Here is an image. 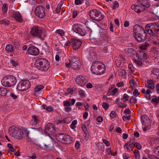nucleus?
Instances as JSON below:
<instances>
[{"mask_svg":"<svg viewBox=\"0 0 159 159\" xmlns=\"http://www.w3.org/2000/svg\"><path fill=\"white\" fill-rule=\"evenodd\" d=\"M133 33L135 39L139 43L144 41L147 36L144 28L138 24L134 26Z\"/></svg>","mask_w":159,"mask_h":159,"instance_id":"obj_1","label":"nucleus"},{"mask_svg":"<svg viewBox=\"0 0 159 159\" xmlns=\"http://www.w3.org/2000/svg\"><path fill=\"white\" fill-rule=\"evenodd\" d=\"M34 65L38 69L45 71L50 68V63L48 60L44 58H39L35 61Z\"/></svg>","mask_w":159,"mask_h":159,"instance_id":"obj_2","label":"nucleus"},{"mask_svg":"<svg viewBox=\"0 0 159 159\" xmlns=\"http://www.w3.org/2000/svg\"><path fill=\"white\" fill-rule=\"evenodd\" d=\"M91 70L94 74L100 75L103 74L105 70V66L99 61H94L91 67Z\"/></svg>","mask_w":159,"mask_h":159,"instance_id":"obj_3","label":"nucleus"},{"mask_svg":"<svg viewBox=\"0 0 159 159\" xmlns=\"http://www.w3.org/2000/svg\"><path fill=\"white\" fill-rule=\"evenodd\" d=\"M8 131L10 135L14 139L18 140L22 139L24 133L21 129L12 126L9 128Z\"/></svg>","mask_w":159,"mask_h":159,"instance_id":"obj_4","label":"nucleus"},{"mask_svg":"<svg viewBox=\"0 0 159 159\" xmlns=\"http://www.w3.org/2000/svg\"><path fill=\"white\" fill-rule=\"evenodd\" d=\"M17 82L14 76L9 75L4 77L1 80L2 84L5 87H11L14 85Z\"/></svg>","mask_w":159,"mask_h":159,"instance_id":"obj_5","label":"nucleus"},{"mask_svg":"<svg viewBox=\"0 0 159 159\" xmlns=\"http://www.w3.org/2000/svg\"><path fill=\"white\" fill-rule=\"evenodd\" d=\"M145 30L149 34L155 35L159 32V24L155 22L147 24L145 27Z\"/></svg>","mask_w":159,"mask_h":159,"instance_id":"obj_6","label":"nucleus"},{"mask_svg":"<svg viewBox=\"0 0 159 159\" xmlns=\"http://www.w3.org/2000/svg\"><path fill=\"white\" fill-rule=\"evenodd\" d=\"M30 33L32 35L38 37L42 40H44L46 36V34L42 32L40 28L37 26H33Z\"/></svg>","mask_w":159,"mask_h":159,"instance_id":"obj_7","label":"nucleus"},{"mask_svg":"<svg viewBox=\"0 0 159 159\" xmlns=\"http://www.w3.org/2000/svg\"><path fill=\"white\" fill-rule=\"evenodd\" d=\"M69 63H66L65 64L68 68H71L75 70L79 69L82 66V64L79 60L77 57H74L71 61H69Z\"/></svg>","mask_w":159,"mask_h":159,"instance_id":"obj_8","label":"nucleus"},{"mask_svg":"<svg viewBox=\"0 0 159 159\" xmlns=\"http://www.w3.org/2000/svg\"><path fill=\"white\" fill-rule=\"evenodd\" d=\"M89 14L91 18L97 21H100L104 17V15L96 9L90 10Z\"/></svg>","mask_w":159,"mask_h":159,"instance_id":"obj_9","label":"nucleus"},{"mask_svg":"<svg viewBox=\"0 0 159 159\" xmlns=\"http://www.w3.org/2000/svg\"><path fill=\"white\" fill-rule=\"evenodd\" d=\"M30 86V82L28 80H21L17 84V88L20 91H24L28 89Z\"/></svg>","mask_w":159,"mask_h":159,"instance_id":"obj_10","label":"nucleus"},{"mask_svg":"<svg viewBox=\"0 0 159 159\" xmlns=\"http://www.w3.org/2000/svg\"><path fill=\"white\" fill-rule=\"evenodd\" d=\"M142 126L144 131H146L147 128L151 125V121L149 117L146 115H143L140 117Z\"/></svg>","mask_w":159,"mask_h":159,"instance_id":"obj_11","label":"nucleus"},{"mask_svg":"<svg viewBox=\"0 0 159 159\" xmlns=\"http://www.w3.org/2000/svg\"><path fill=\"white\" fill-rule=\"evenodd\" d=\"M35 15L40 18H44L45 15L43 7L40 5L36 7L35 10Z\"/></svg>","mask_w":159,"mask_h":159,"instance_id":"obj_12","label":"nucleus"},{"mask_svg":"<svg viewBox=\"0 0 159 159\" xmlns=\"http://www.w3.org/2000/svg\"><path fill=\"white\" fill-rule=\"evenodd\" d=\"M89 59L92 61H93L97 59L98 55L95 52V48L91 47L90 48L89 54Z\"/></svg>","mask_w":159,"mask_h":159,"instance_id":"obj_13","label":"nucleus"},{"mask_svg":"<svg viewBox=\"0 0 159 159\" xmlns=\"http://www.w3.org/2000/svg\"><path fill=\"white\" fill-rule=\"evenodd\" d=\"M72 29L74 32L81 36H84L86 34L85 32L82 30L80 27L79 24H75L73 25L72 26Z\"/></svg>","mask_w":159,"mask_h":159,"instance_id":"obj_14","label":"nucleus"},{"mask_svg":"<svg viewBox=\"0 0 159 159\" xmlns=\"http://www.w3.org/2000/svg\"><path fill=\"white\" fill-rule=\"evenodd\" d=\"M55 130V127L54 125L49 123L46 125L45 131L48 134H54Z\"/></svg>","mask_w":159,"mask_h":159,"instance_id":"obj_15","label":"nucleus"},{"mask_svg":"<svg viewBox=\"0 0 159 159\" xmlns=\"http://www.w3.org/2000/svg\"><path fill=\"white\" fill-rule=\"evenodd\" d=\"M75 82L79 86L82 87L86 84L87 80L84 76L82 75H79L77 76Z\"/></svg>","mask_w":159,"mask_h":159,"instance_id":"obj_16","label":"nucleus"},{"mask_svg":"<svg viewBox=\"0 0 159 159\" xmlns=\"http://www.w3.org/2000/svg\"><path fill=\"white\" fill-rule=\"evenodd\" d=\"M70 43L73 49L75 50L79 49L81 45V42L80 40L74 39H71Z\"/></svg>","mask_w":159,"mask_h":159,"instance_id":"obj_17","label":"nucleus"},{"mask_svg":"<svg viewBox=\"0 0 159 159\" xmlns=\"http://www.w3.org/2000/svg\"><path fill=\"white\" fill-rule=\"evenodd\" d=\"M39 50L35 46L30 47L28 49V53L33 56H37L39 53Z\"/></svg>","mask_w":159,"mask_h":159,"instance_id":"obj_18","label":"nucleus"},{"mask_svg":"<svg viewBox=\"0 0 159 159\" xmlns=\"http://www.w3.org/2000/svg\"><path fill=\"white\" fill-rule=\"evenodd\" d=\"M131 8L132 10H134L135 12L139 13L143 11L146 9L144 7V6H141V4L139 3L137 5H132L131 7Z\"/></svg>","mask_w":159,"mask_h":159,"instance_id":"obj_19","label":"nucleus"},{"mask_svg":"<svg viewBox=\"0 0 159 159\" xmlns=\"http://www.w3.org/2000/svg\"><path fill=\"white\" fill-rule=\"evenodd\" d=\"M129 83V87L132 88V89H134L135 88L139 86V83L137 79L134 77H132L130 79Z\"/></svg>","mask_w":159,"mask_h":159,"instance_id":"obj_20","label":"nucleus"},{"mask_svg":"<svg viewBox=\"0 0 159 159\" xmlns=\"http://www.w3.org/2000/svg\"><path fill=\"white\" fill-rule=\"evenodd\" d=\"M55 143V142L54 141V139L50 137V139L47 141L46 143L44 144V145L45 147V148L48 149L53 147L54 143Z\"/></svg>","mask_w":159,"mask_h":159,"instance_id":"obj_21","label":"nucleus"},{"mask_svg":"<svg viewBox=\"0 0 159 159\" xmlns=\"http://www.w3.org/2000/svg\"><path fill=\"white\" fill-rule=\"evenodd\" d=\"M145 86L150 89L153 90L155 87L154 81L152 80H149L145 83Z\"/></svg>","mask_w":159,"mask_h":159,"instance_id":"obj_22","label":"nucleus"},{"mask_svg":"<svg viewBox=\"0 0 159 159\" xmlns=\"http://www.w3.org/2000/svg\"><path fill=\"white\" fill-rule=\"evenodd\" d=\"M66 134L60 133L56 135V139L59 142L63 143L65 142V137Z\"/></svg>","mask_w":159,"mask_h":159,"instance_id":"obj_23","label":"nucleus"},{"mask_svg":"<svg viewBox=\"0 0 159 159\" xmlns=\"http://www.w3.org/2000/svg\"><path fill=\"white\" fill-rule=\"evenodd\" d=\"M64 140L65 142L64 143L67 144L71 143L75 141V140L73 137L67 134H66Z\"/></svg>","mask_w":159,"mask_h":159,"instance_id":"obj_24","label":"nucleus"},{"mask_svg":"<svg viewBox=\"0 0 159 159\" xmlns=\"http://www.w3.org/2000/svg\"><path fill=\"white\" fill-rule=\"evenodd\" d=\"M13 17L14 18L16 21L19 22L22 21V18L20 13L18 11L15 12L13 15Z\"/></svg>","mask_w":159,"mask_h":159,"instance_id":"obj_25","label":"nucleus"},{"mask_svg":"<svg viewBox=\"0 0 159 159\" xmlns=\"http://www.w3.org/2000/svg\"><path fill=\"white\" fill-rule=\"evenodd\" d=\"M138 3L141 4V6H144L145 8L149 7L150 4L148 0H138Z\"/></svg>","mask_w":159,"mask_h":159,"instance_id":"obj_26","label":"nucleus"},{"mask_svg":"<svg viewBox=\"0 0 159 159\" xmlns=\"http://www.w3.org/2000/svg\"><path fill=\"white\" fill-rule=\"evenodd\" d=\"M132 142H133V140L131 139L130 140V143H127L125 144L124 145L125 148H126L127 151L129 152H130L133 151V146L132 143Z\"/></svg>","mask_w":159,"mask_h":159,"instance_id":"obj_27","label":"nucleus"},{"mask_svg":"<svg viewBox=\"0 0 159 159\" xmlns=\"http://www.w3.org/2000/svg\"><path fill=\"white\" fill-rule=\"evenodd\" d=\"M44 86L43 85H40L37 86L34 89V91L35 92V95H42V90L43 89Z\"/></svg>","mask_w":159,"mask_h":159,"instance_id":"obj_28","label":"nucleus"},{"mask_svg":"<svg viewBox=\"0 0 159 159\" xmlns=\"http://www.w3.org/2000/svg\"><path fill=\"white\" fill-rule=\"evenodd\" d=\"M108 96L110 95H114L118 92V89L116 88H113L112 87L110 88L108 90Z\"/></svg>","mask_w":159,"mask_h":159,"instance_id":"obj_29","label":"nucleus"},{"mask_svg":"<svg viewBox=\"0 0 159 159\" xmlns=\"http://www.w3.org/2000/svg\"><path fill=\"white\" fill-rule=\"evenodd\" d=\"M42 110H45L48 112H51L53 110V108L50 106H47L46 104H43L41 106Z\"/></svg>","mask_w":159,"mask_h":159,"instance_id":"obj_30","label":"nucleus"},{"mask_svg":"<svg viewBox=\"0 0 159 159\" xmlns=\"http://www.w3.org/2000/svg\"><path fill=\"white\" fill-rule=\"evenodd\" d=\"M39 121L38 117L36 116H32V118L31 121V123L34 126L36 125L39 123Z\"/></svg>","mask_w":159,"mask_h":159,"instance_id":"obj_31","label":"nucleus"},{"mask_svg":"<svg viewBox=\"0 0 159 159\" xmlns=\"http://www.w3.org/2000/svg\"><path fill=\"white\" fill-rule=\"evenodd\" d=\"M149 143L151 146H153L155 144H158L159 143V140L157 139H151Z\"/></svg>","mask_w":159,"mask_h":159,"instance_id":"obj_32","label":"nucleus"},{"mask_svg":"<svg viewBox=\"0 0 159 159\" xmlns=\"http://www.w3.org/2000/svg\"><path fill=\"white\" fill-rule=\"evenodd\" d=\"M5 50L7 52H12L13 51V46L11 44L7 45L6 47Z\"/></svg>","mask_w":159,"mask_h":159,"instance_id":"obj_33","label":"nucleus"},{"mask_svg":"<svg viewBox=\"0 0 159 159\" xmlns=\"http://www.w3.org/2000/svg\"><path fill=\"white\" fill-rule=\"evenodd\" d=\"M77 121L75 120L72 121L71 124L70 125V127L74 131H76L75 129L76 128V125L77 124Z\"/></svg>","mask_w":159,"mask_h":159,"instance_id":"obj_34","label":"nucleus"},{"mask_svg":"<svg viewBox=\"0 0 159 159\" xmlns=\"http://www.w3.org/2000/svg\"><path fill=\"white\" fill-rule=\"evenodd\" d=\"M132 143L133 144L134 146L135 147L138 149L141 150L142 148L141 145L139 143L135 142L133 141Z\"/></svg>","mask_w":159,"mask_h":159,"instance_id":"obj_35","label":"nucleus"},{"mask_svg":"<svg viewBox=\"0 0 159 159\" xmlns=\"http://www.w3.org/2000/svg\"><path fill=\"white\" fill-rule=\"evenodd\" d=\"M113 10H115L117 8L119 7V3L117 1H115L113 3V4L111 6Z\"/></svg>","mask_w":159,"mask_h":159,"instance_id":"obj_36","label":"nucleus"},{"mask_svg":"<svg viewBox=\"0 0 159 159\" xmlns=\"http://www.w3.org/2000/svg\"><path fill=\"white\" fill-rule=\"evenodd\" d=\"M133 152L134 154L135 158L139 159L140 157L139 152L138 150L135 149Z\"/></svg>","mask_w":159,"mask_h":159,"instance_id":"obj_37","label":"nucleus"},{"mask_svg":"<svg viewBox=\"0 0 159 159\" xmlns=\"http://www.w3.org/2000/svg\"><path fill=\"white\" fill-rule=\"evenodd\" d=\"M152 102L153 103L158 104L159 102V97H157L156 96H153L152 98Z\"/></svg>","mask_w":159,"mask_h":159,"instance_id":"obj_38","label":"nucleus"},{"mask_svg":"<svg viewBox=\"0 0 159 159\" xmlns=\"http://www.w3.org/2000/svg\"><path fill=\"white\" fill-rule=\"evenodd\" d=\"M0 91L1 95L3 96L6 95L7 92V89L5 88H1Z\"/></svg>","mask_w":159,"mask_h":159,"instance_id":"obj_39","label":"nucleus"},{"mask_svg":"<svg viewBox=\"0 0 159 159\" xmlns=\"http://www.w3.org/2000/svg\"><path fill=\"white\" fill-rule=\"evenodd\" d=\"M10 63L14 67H16L19 65V63L17 61L13 60H11Z\"/></svg>","mask_w":159,"mask_h":159,"instance_id":"obj_40","label":"nucleus"},{"mask_svg":"<svg viewBox=\"0 0 159 159\" xmlns=\"http://www.w3.org/2000/svg\"><path fill=\"white\" fill-rule=\"evenodd\" d=\"M62 6V2H60L58 5L56 9V11L57 13H59L60 12Z\"/></svg>","mask_w":159,"mask_h":159,"instance_id":"obj_41","label":"nucleus"},{"mask_svg":"<svg viewBox=\"0 0 159 159\" xmlns=\"http://www.w3.org/2000/svg\"><path fill=\"white\" fill-rule=\"evenodd\" d=\"M118 74L119 76H121L126 74V72L124 69H120L118 71Z\"/></svg>","mask_w":159,"mask_h":159,"instance_id":"obj_42","label":"nucleus"},{"mask_svg":"<svg viewBox=\"0 0 159 159\" xmlns=\"http://www.w3.org/2000/svg\"><path fill=\"white\" fill-rule=\"evenodd\" d=\"M151 93V91L150 89H148L146 91V93L145 94V97L146 98L149 99L150 98L151 95L150 93Z\"/></svg>","mask_w":159,"mask_h":159,"instance_id":"obj_43","label":"nucleus"},{"mask_svg":"<svg viewBox=\"0 0 159 159\" xmlns=\"http://www.w3.org/2000/svg\"><path fill=\"white\" fill-rule=\"evenodd\" d=\"M78 93L79 95L81 97V98H84L85 97V93L84 90L82 89L79 90L78 91Z\"/></svg>","mask_w":159,"mask_h":159,"instance_id":"obj_44","label":"nucleus"},{"mask_svg":"<svg viewBox=\"0 0 159 159\" xmlns=\"http://www.w3.org/2000/svg\"><path fill=\"white\" fill-rule=\"evenodd\" d=\"M10 21L6 19H4L0 21V24H3L4 25H8L10 24Z\"/></svg>","mask_w":159,"mask_h":159,"instance_id":"obj_45","label":"nucleus"},{"mask_svg":"<svg viewBox=\"0 0 159 159\" xmlns=\"http://www.w3.org/2000/svg\"><path fill=\"white\" fill-rule=\"evenodd\" d=\"M149 46V44L145 43L141 45L139 48L141 50H146Z\"/></svg>","mask_w":159,"mask_h":159,"instance_id":"obj_46","label":"nucleus"},{"mask_svg":"<svg viewBox=\"0 0 159 159\" xmlns=\"http://www.w3.org/2000/svg\"><path fill=\"white\" fill-rule=\"evenodd\" d=\"M136 57L139 59H143L144 58L143 56H142V51H139L137 53L136 55Z\"/></svg>","mask_w":159,"mask_h":159,"instance_id":"obj_47","label":"nucleus"},{"mask_svg":"<svg viewBox=\"0 0 159 159\" xmlns=\"http://www.w3.org/2000/svg\"><path fill=\"white\" fill-rule=\"evenodd\" d=\"M7 3H4L2 7V11L3 13H6L7 10Z\"/></svg>","mask_w":159,"mask_h":159,"instance_id":"obj_48","label":"nucleus"},{"mask_svg":"<svg viewBox=\"0 0 159 159\" xmlns=\"http://www.w3.org/2000/svg\"><path fill=\"white\" fill-rule=\"evenodd\" d=\"M56 32L58 34L61 36H63L65 34L64 31H63V30L61 29H58L57 30Z\"/></svg>","mask_w":159,"mask_h":159,"instance_id":"obj_49","label":"nucleus"},{"mask_svg":"<svg viewBox=\"0 0 159 159\" xmlns=\"http://www.w3.org/2000/svg\"><path fill=\"white\" fill-rule=\"evenodd\" d=\"M130 101L131 103L135 104L137 103V99L135 97L132 96L130 99Z\"/></svg>","mask_w":159,"mask_h":159,"instance_id":"obj_50","label":"nucleus"},{"mask_svg":"<svg viewBox=\"0 0 159 159\" xmlns=\"http://www.w3.org/2000/svg\"><path fill=\"white\" fill-rule=\"evenodd\" d=\"M152 73L156 75H159V69L157 68H154L152 70Z\"/></svg>","mask_w":159,"mask_h":159,"instance_id":"obj_51","label":"nucleus"},{"mask_svg":"<svg viewBox=\"0 0 159 159\" xmlns=\"http://www.w3.org/2000/svg\"><path fill=\"white\" fill-rule=\"evenodd\" d=\"M22 129L23 132H24L25 135L26 136V137H29L28 135L30 131L25 128H22Z\"/></svg>","mask_w":159,"mask_h":159,"instance_id":"obj_52","label":"nucleus"},{"mask_svg":"<svg viewBox=\"0 0 159 159\" xmlns=\"http://www.w3.org/2000/svg\"><path fill=\"white\" fill-rule=\"evenodd\" d=\"M154 152L155 154L159 156V145L156 146L154 149Z\"/></svg>","mask_w":159,"mask_h":159,"instance_id":"obj_53","label":"nucleus"},{"mask_svg":"<svg viewBox=\"0 0 159 159\" xmlns=\"http://www.w3.org/2000/svg\"><path fill=\"white\" fill-rule=\"evenodd\" d=\"M128 68L130 72L132 73H134V69L133 66L131 64H129Z\"/></svg>","mask_w":159,"mask_h":159,"instance_id":"obj_54","label":"nucleus"},{"mask_svg":"<svg viewBox=\"0 0 159 159\" xmlns=\"http://www.w3.org/2000/svg\"><path fill=\"white\" fill-rule=\"evenodd\" d=\"M129 96L126 94L125 93L122 98V100L124 102H126L128 100Z\"/></svg>","mask_w":159,"mask_h":159,"instance_id":"obj_55","label":"nucleus"},{"mask_svg":"<svg viewBox=\"0 0 159 159\" xmlns=\"http://www.w3.org/2000/svg\"><path fill=\"white\" fill-rule=\"evenodd\" d=\"M118 106L119 107L124 108L127 107V105L125 103L120 102L118 104Z\"/></svg>","mask_w":159,"mask_h":159,"instance_id":"obj_56","label":"nucleus"},{"mask_svg":"<svg viewBox=\"0 0 159 159\" xmlns=\"http://www.w3.org/2000/svg\"><path fill=\"white\" fill-rule=\"evenodd\" d=\"M83 130L87 134L88 131L86 126L84 125H83L82 126Z\"/></svg>","mask_w":159,"mask_h":159,"instance_id":"obj_57","label":"nucleus"},{"mask_svg":"<svg viewBox=\"0 0 159 159\" xmlns=\"http://www.w3.org/2000/svg\"><path fill=\"white\" fill-rule=\"evenodd\" d=\"M102 141L103 143L106 145L108 147L110 145V143L109 141L104 139H102Z\"/></svg>","mask_w":159,"mask_h":159,"instance_id":"obj_58","label":"nucleus"},{"mask_svg":"<svg viewBox=\"0 0 159 159\" xmlns=\"http://www.w3.org/2000/svg\"><path fill=\"white\" fill-rule=\"evenodd\" d=\"M134 62L139 66H141L142 64V61L140 60L135 59L134 60Z\"/></svg>","mask_w":159,"mask_h":159,"instance_id":"obj_59","label":"nucleus"},{"mask_svg":"<svg viewBox=\"0 0 159 159\" xmlns=\"http://www.w3.org/2000/svg\"><path fill=\"white\" fill-rule=\"evenodd\" d=\"M102 106L105 110H107L108 108L109 105L107 103L105 102H104L102 103Z\"/></svg>","mask_w":159,"mask_h":159,"instance_id":"obj_60","label":"nucleus"},{"mask_svg":"<svg viewBox=\"0 0 159 159\" xmlns=\"http://www.w3.org/2000/svg\"><path fill=\"white\" fill-rule=\"evenodd\" d=\"M116 116V112L113 111H112L110 114V116L112 118H113L115 117Z\"/></svg>","mask_w":159,"mask_h":159,"instance_id":"obj_61","label":"nucleus"},{"mask_svg":"<svg viewBox=\"0 0 159 159\" xmlns=\"http://www.w3.org/2000/svg\"><path fill=\"white\" fill-rule=\"evenodd\" d=\"M133 51V49L131 48H127L125 49V52L129 53H131Z\"/></svg>","mask_w":159,"mask_h":159,"instance_id":"obj_62","label":"nucleus"},{"mask_svg":"<svg viewBox=\"0 0 159 159\" xmlns=\"http://www.w3.org/2000/svg\"><path fill=\"white\" fill-rule=\"evenodd\" d=\"M130 117L129 116H124L122 117L123 120L124 121H126L127 120H129L130 119Z\"/></svg>","mask_w":159,"mask_h":159,"instance_id":"obj_63","label":"nucleus"},{"mask_svg":"<svg viewBox=\"0 0 159 159\" xmlns=\"http://www.w3.org/2000/svg\"><path fill=\"white\" fill-rule=\"evenodd\" d=\"M63 104L64 106H70V103L67 101H65L63 102Z\"/></svg>","mask_w":159,"mask_h":159,"instance_id":"obj_64","label":"nucleus"}]
</instances>
